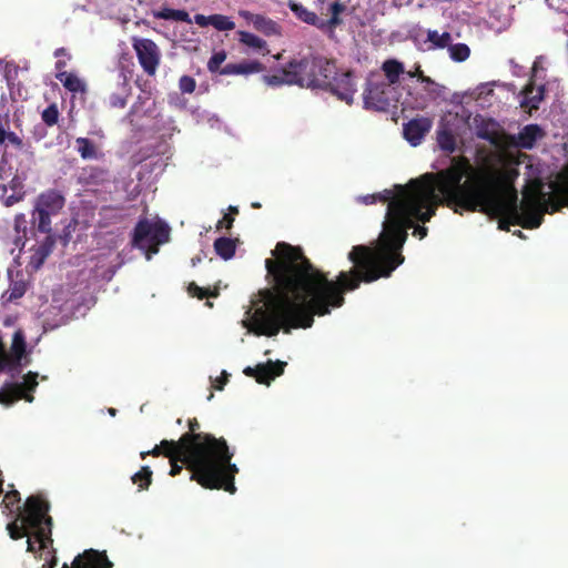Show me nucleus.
<instances>
[{
    "mask_svg": "<svg viewBox=\"0 0 568 568\" xmlns=\"http://www.w3.org/2000/svg\"><path fill=\"white\" fill-rule=\"evenodd\" d=\"M435 175H424L427 182L396 185L397 194L384 190L363 197L366 205L388 202L379 245L353 246L348 253L353 267L339 272L336 281L328 280L314 266L300 246L277 243L273 251L275 258L265 261L267 273L274 281V291H267L262 305L254 310L251 331L257 336L272 337L282 328L285 333L292 328H310L315 315L325 316L332 308L343 306L344 294L357 290L362 282L389 277L404 262L400 250L408 236L407 230L414 227V220L428 222L440 204Z\"/></svg>",
    "mask_w": 568,
    "mask_h": 568,
    "instance_id": "f257e3e1",
    "label": "nucleus"
},
{
    "mask_svg": "<svg viewBox=\"0 0 568 568\" xmlns=\"http://www.w3.org/2000/svg\"><path fill=\"white\" fill-rule=\"evenodd\" d=\"M495 162L485 159L474 168L466 156L452 159L448 168L436 172L440 204L455 213L480 212L489 216H504L513 224L520 203L515 187L517 168L504 163L501 155Z\"/></svg>",
    "mask_w": 568,
    "mask_h": 568,
    "instance_id": "f03ea898",
    "label": "nucleus"
},
{
    "mask_svg": "<svg viewBox=\"0 0 568 568\" xmlns=\"http://www.w3.org/2000/svg\"><path fill=\"white\" fill-rule=\"evenodd\" d=\"M187 426L189 432L180 438L181 444L193 456V464L197 463L205 468H215L216 464H223L229 469L230 477L239 473L237 466L231 462L234 453L223 437L216 438L212 434L200 432L201 425L195 417L187 420Z\"/></svg>",
    "mask_w": 568,
    "mask_h": 568,
    "instance_id": "7ed1b4c3",
    "label": "nucleus"
},
{
    "mask_svg": "<svg viewBox=\"0 0 568 568\" xmlns=\"http://www.w3.org/2000/svg\"><path fill=\"white\" fill-rule=\"evenodd\" d=\"M49 503L40 496H30L24 504V513L8 524L11 539L18 540L30 534L40 544L39 550L48 548L52 540V518L48 515Z\"/></svg>",
    "mask_w": 568,
    "mask_h": 568,
    "instance_id": "20e7f679",
    "label": "nucleus"
},
{
    "mask_svg": "<svg viewBox=\"0 0 568 568\" xmlns=\"http://www.w3.org/2000/svg\"><path fill=\"white\" fill-rule=\"evenodd\" d=\"M191 460L192 458L184 459L180 455L175 456L174 459H170V476L179 475L183 469V465H185L191 471L190 480H195L203 488L224 489L230 494L236 491L234 484L236 474H232V477H230V471L223 464H216L215 468H205L200 466V464L197 465V463L192 464Z\"/></svg>",
    "mask_w": 568,
    "mask_h": 568,
    "instance_id": "39448f33",
    "label": "nucleus"
},
{
    "mask_svg": "<svg viewBox=\"0 0 568 568\" xmlns=\"http://www.w3.org/2000/svg\"><path fill=\"white\" fill-rule=\"evenodd\" d=\"M291 69L294 71L296 85L302 88H326L328 78L336 73L333 60L312 53L291 60Z\"/></svg>",
    "mask_w": 568,
    "mask_h": 568,
    "instance_id": "423d86ee",
    "label": "nucleus"
},
{
    "mask_svg": "<svg viewBox=\"0 0 568 568\" xmlns=\"http://www.w3.org/2000/svg\"><path fill=\"white\" fill-rule=\"evenodd\" d=\"M170 232V226L162 220L140 219L133 230L131 244L144 251L145 257L150 260L159 252L160 245L169 242Z\"/></svg>",
    "mask_w": 568,
    "mask_h": 568,
    "instance_id": "0eeeda50",
    "label": "nucleus"
},
{
    "mask_svg": "<svg viewBox=\"0 0 568 568\" xmlns=\"http://www.w3.org/2000/svg\"><path fill=\"white\" fill-rule=\"evenodd\" d=\"M392 89L379 74H371L363 91L364 109L386 112L390 106Z\"/></svg>",
    "mask_w": 568,
    "mask_h": 568,
    "instance_id": "6e6552de",
    "label": "nucleus"
},
{
    "mask_svg": "<svg viewBox=\"0 0 568 568\" xmlns=\"http://www.w3.org/2000/svg\"><path fill=\"white\" fill-rule=\"evenodd\" d=\"M542 197L544 194L536 192L524 193L520 211L513 225H519L527 230L539 227L544 221V214L547 212Z\"/></svg>",
    "mask_w": 568,
    "mask_h": 568,
    "instance_id": "1a4fd4ad",
    "label": "nucleus"
},
{
    "mask_svg": "<svg viewBox=\"0 0 568 568\" xmlns=\"http://www.w3.org/2000/svg\"><path fill=\"white\" fill-rule=\"evenodd\" d=\"M132 47L143 71L148 75H154L161 61V51L158 44L151 39L134 37Z\"/></svg>",
    "mask_w": 568,
    "mask_h": 568,
    "instance_id": "9d476101",
    "label": "nucleus"
},
{
    "mask_svg": "<svg viewBox=\"0 0 568 568\" xmlns=\"http://www.w3.org/2000/svg\"><path fill=\"white\" fill-rule=\"evenodd\" d=\"M325 89L329 90L341 101L351 105L357 91L355 75L352 71L341 73L336 71L335 74H332V78H328V83Z\"/></svg>",
    "mask_w": 568,
    "mask_h": 568,
    "instance_id": "9b49d317",
    "label": "nucleus"
},
{
    "mask_svg": "<svg viewBox=\"0 0 568 568\" xmlns=\"http://www.w3.org/2000/svg\"><path fill=\"white\" fill-rule=\"evenodd\" d=\"M111 182L109 170L88 165L80 170L77 175V183L80 184L87 192H97L100 187H104Z\"/></svg>",
    "mask_w": 568,
    "mask_h": 568,
    "instance_id": "f8f14e48",
    "label": "nucleus"
},
{
    "mask_svg": "<svg viewBox=\"0 0 568 568\" xmlns=\"http://www.w3.org/2000/svg\"><path fill=\"white\" fill-rule=\"evenodd\" d=\"M26 354V338L21 331H17L12 337L11 355L4 348L3 343L0 341V372L4 369H16L21 365L22 358Z\"/></svg>",
    "mask_w": 568,
    "mask_h": 568,
    "instance_id": "ddd939ff",
    "label": "nucleus"
},
{
    "mask_svg": "<svg viewBox=\"0 0 568 568\" xmlns=\"http://www.w3.org/2000/svg\"><path fill=\"white\" fill-rule=\"evenodd\" d=\"M285 362L281 361H267L265 364H257L254 367L247 366L243 369V373L247 377H253L258 384L270 385L272 381L281 376L284 373Z\"/></svg>",
    "mask_w": 568,
    "mask_h": 568,
    "instance_id": "4468645a",
    "label": "nucleus"
},
{
    "mask_svg": "<svg viewBox=\"0 0 568 568\" xmlns=\"http://www.w3.org/2000/svg\"><path fill=\"white\" fill-rule=\"evenodd\" d=\"M112 566L105 551L91 548L75 556L70 567L63 564L61 568H112Z\"/></svg>",
    "mask_w": 568,
    "mask_h": 568,
    "instance_id": "2eb2a0df",
    "label": "nucleus"
},
{
    "mask_svg": "<svg viewBox=\"0 0 568 568\" xmlns=\"http://www.w3.org/2000/svg\"><path fill=\"white\" fill-rule=\"evenodd\" d=\"M239 14L253 28L264 34L265 37H281L282 36V27L273 19L260 14L253 13L247 10H241Z\"/></svg>",
    "mask_w": 568,
    "mask_h": 568,
    "instance_id": "dca6fc26",
    "label": "nucleus"
},
{
    "mask_svg": "<svg viewBox=\"0 0 568 568\" xmlns=\"http://www.w3.org/2000/svg\"><path fill=\"white\" fill-rule=\"evenodd\" d=\"M432 126L433 120L430 118H414L404 124V138L410 143V145L417 146L422 143L425 135L430 131Z\"/></svg>",
    "mask_w": 568,
    "mask_h": 568,
    "instance_id": "f3484780",
    "label": "nucleus"
},
{
    "mask_svg": "<svg viewBox=\"0 0 568 568\" xmlns=\"http://www.w3.org/2000/svg\"><path fill=\"white\" fill-rule=\"evenodd\" d=\"M65 205V196L58 189H48L41 192L36 200V209H41L54 215L59 214Z\"/></svg>",
    "mask_w": 568,
    "mask_h": 568,
    "instance_id": "a211bd4d",
    "label": "nucleus"
},
{
    "mask_svg": "<svg viewBox=\"0 0 568 568\" xmlns=\"http://www.w3.org/2000/svg\"><path fill=\"white\" fill-rule=\"evenodd\" d=\"M265 70V65L257 60L243 61L240 63H227L221 70V75H248Z\"/></svg>",
    "mask_w": 568,
    "mask_h": 568,
    "instance_id": "6ab92c4d",
    "label": "nucleus"
},
{
    "mask_svg": "<svg viewBox=\"0 0 568 568\" xmlns=\"http://www.w3.org/2000/svg\"><path fill=\"white\" fill-rule=\"evenodd\" d=\"M55 244L53 235H45L44 240L36 247H32V255L30 257V265L34 270H39L48 256L51 254Z\"/></svg>",
    "mask_w": 568,
    "mask_h": 568,
    "instance_id": "aec40b11",
    "label": "nucleus"
},
{
    "mask_svg": "<svg viewBox=\"0 0 568 568\" xmlns=\"http://www.w3.org/2000/svg\"><path fill=\"white\" fill-rule=\"evenodd\" d=\"M476 135L496 146L501 143L498 123L493 119H481L476 126Z\"/></svg>",
    "mask_w": 568,
    "mask_h": 568,
    "instance_id": "412c9836",
    "label": "nucleus"
},
{
    "mask_svg": "<svg viewBox=\"0 0 568 568\" xmlns=\"http://www.w3.org/2000/svg\"><path fill=\"white\" fill-rule=\"evenodd\" d=\"M118 91L110 95L109 103L112 108L123 109L131 94V87L128 78L121 72L118 74Z\"/></svg>",
    "mask_w": 568,
    "mask_h": 568,
    "instance_id": "4be33fe9",
    "label": "nucleus"
},
{
    "mask_svg": "<svg viewBox=\"0 0 568 568\" xmlns=\"http://www.w3.org/2000/svg\"><path fill=\"white\" fill-rule=\"evenodd\" d=\"M160 447L163 449L162 455L169 459H174L175 456L180 455L184 459L192 458L191 463L193 464V456L186 446L181 444V438L179 440H169L163 439L160 442Z\"/></svg>",
    "mask_w": 568,
    "mask_h": 568,
    "instance_id": "5701e85b",
    "label": "nucleus"
},
{
    "mask_svg": "<svg viewBox=\"0 0 568 568\" xmlns=\"http://www.w3.org/2000/svg\"><path fill=\"white\" fill-rule=\"evenodd\" d=\"M436 141L440 150L447 153L456 151V136L446 123H440L436 132Z\"/></svg>",
    "mask_w": 568,
    "mask_h": 568,
    "instance_id": "b1692460",
    "label": "nucleus"
},
{
    "mask_svg": "<svg viewBox=\"0 0 568 568\" xmlns=\"http://www.w3.org/2000/svg\"><path fill=\"white\" fill-rule=\"evenodd\" d=\"M263 80L271 87H280L283 84L296 85V78L294 71L291 69V61L284 67L280 73L272 75H264Z\"/></svg>",
    "mask_w": 568,
    "mask_h": 568,
    "instance_id": "393cba45",
    "label": "nucleus"
},
{
    "mask_svg": "<svg viewBox=\"0 0 568 568\" xmlns=\"http://www.w3.org/2000/svg\"><path fill=\"white\" fill-rule=\"evenodd\" d=\"M10 119L8 114H0V145H3L7 141L17 149L23 148L22 139L12 131H9Z\"/></svg>",
    "mask_w": 568,
    "mask_h": 568,
    "instance_id": "a878e982",
    "label": "nucleus"
},
{
    "mask_svg": "<svg viewBox=\"0 0 568 568\" xmlns=\"http://www.w3.org/2000/svg\"><path fill=\"white\" fill-rule=\"evenodd\" d=\"M382 70L387 79V84H396L399 81V77L404 73V65L402 62L395 59H388L383 62Z\"/></svg>",
    "mask_w": 568,
    "mask_h": 568,
    "instance_id": "bb28decb",
    "label": "nucleus"
},
{
    "mask_svg": "<svg viewBox=\"0 0 568 568\" xmlns=\"http://www.w3.org/2000/svg\"><path fill=\"white\" fill-rule=\"evenodd\" d=\"M55 78L62 82L63 87L72 92L79 93L85 91V83L74 73H70L67 71L58 72Z\"/></svg>",
    "mask_w": 568,
    "mask_h": 568,
    "instance_id": "cd10ccee",
    "label": "nucleus"
},
{
    "mask_svg": "<svg viewBox=\"0 0 568 568\" xmlns=\"http://www.w3.org/2000/svg\"><path fill=\"white\" fill-rule=\"evenodd\" d=\"M288 8L291 11L303 22L318 28L320 18L313 11H310L303 4L295 1H288Z\"/></svg>",
    "mask_w": 568,
    "mask_h": 568,
    "instance_id": "c85d7f7f",
    "label": "nucleus"
},
{
    "mask_svg": "<svg viewBox=\"0 0 568 568\" xmlns=\"http://www.w3.org/2000/svg\"><path fill=\"white\" fill-rule=\"evenodd\" d=\"M214 251L215 253L227 261L232 258L236 251V241L230 237H219L214 241Z\"/></svg>",
    "mask_w": 568,
    "mask_h": 568,
    "instance_id": "c756f323",
    "label": "nucleus"
},
{
    "mask_svg": "<svg viewBox=\"0 0 568 568\" xmlns=\"http://www.w3.org/2000/svg\"><path fill=\"white\" fill-rule=\"evenodd\" d=\"M540 128L537 124L526 125L518 135L519 145L524 149H531L540 135Z\"/></svg>",
    "mask_w": 568,
    "mask_h": 568,
    "instance_id": "7c9ffc66",
    "label": "nucleus"
},
{
    "mask_svg": "<svg viewBox=\"0 0 568 568\" xmlns=\"http://www.w3.org/2000/svg\"><path fill=\"white\" fill-rule=\"evenodd\" d=\"M38 373L29 372L24 375L22 383H10L9 385L20 386L21 398H24L27 402L31 403L33 400V396L27 394V392H34L38 386Z\"/></svg>",
    "mask_w": 568,
    "mask_h": 568,
    "instance_id": "2f4dec72",
    "label": "nucleus"
},
{
    "mask_svg": "<svg viewBox=\"0 0 568 568\" xmlns=\"http://www.w3.org/2000/svg\"><path fill=\"white\" fill-rule=\"evenodd\" d=\"M554 197L551 199V212L559 211L561 207H568V185L552 183Z\"/></svg>",
    "mask_w": 568,
    "mask_h": 568,
    "instance_id": "473e14b6",
    "label": "nucleus"
},
{
    "mask_svg": "<svg viewBox=\"0 0 568 568\" xmlns=\"http://www.w3.org/2000/svg\"><path fill=\"white\" fill-rule=\"evenodd\" d=\"M237 36H239V41L242 44H244L248 48H252L254 50L268 52L266 41L263 40L262 38L255 36L254 33L241 30V31H237Z\"/></svg>",
    "mask_w": 568,
    "mask_h": 568,
    "instance_id": "72a5a7b5",
    "label": "nucleus"
},
{
    "mask_svg": "<svg viewBox=\"0 0 568 568\" xmlns=\"http://www.w3.org/2000/svg\"><path fill=\"white\" fill-rule=\"evenodd\" d=\"M75 143L78 145V152L80 153L82 159H98L99 152L93 141H91L88 138H78L75 140Z\"/></svg>",
    "mask_w": 568,
    "mask_h": 568,
    "instance_id": "f704fd0d",
    "label": "nucleus"
},
{
    "mask_svg": "<svg viewBox=\"0 0 568 568\" xmlns=\"http://www.w3.org/2000/svg\"><path fill=\"white\" fill-rule=\"evenodd\" d=\"M14 231L17 236L14 239V245L23 247L27 241V219L26 215L20 213L14 216Z\"/></svg>",
    "mask_w": 568,
    "mask_h": 568,
    "instance_id": "c9c22d12",
    "label": "nucleus"
},
{
    "mask_svg": "<svg viewBox=\"0 0 568 568\" xmlns=\"http://www.w3.org/2000/svg\"><path fill=\"white\" fill-rule=\"evenodd\" d=\"M152 475L153 473L149 466H142L141 469L131 477V480L139 487V490H145L152 484Z\"/></svg>",
    "mask_w": 568,
    "mask_h": 568,
    "instance_id": "e433bc0d",
    "label": "nucleus"
},
{
    "mask_svg": "<svg viewBox=\"0 0 568 568\" xmlns=\"http://www.w3.org/2000/svg\"><path fill=\"white\" fill-rule=\"evenodd\" d=\"M452 36L449 32L439 33L437 30L427 31V41L436 49H444L450 45Z\"/></svg>",
    "mask_w": 568,
    "mask_h": 568,
    "instance_id": "4c0bfd02",
    "label": "nucleus"
},
{
    "mask_svg": "<svg viewBox=\"0 0 568 568\" xmlns=\"http://www.w3.org/2000/svg\"><path fill=\"white\" fill-rule=\"evenodd\" d=\"M156 17L164 20H174L185 23H192V19L185 10L165 8L158 12Z\"/></svg>",
    "mask_w": 568,
    "mask_h": 568,
    "instance_id": "58836bf2",
    "label": "nucleus"
},
{
    "mask_svg": "<svg viewBox=\"0 0 568 568\" xmlns=\"http://www.w3.org/2000/svg\"><path fill=\"white\" fill-rule=\"evenodd\" d=\"M21 399L20 386L4 385L0 390V403L11 405Z\"/></svg>",
    "mask_w": 568,
    "mask_h": 568,
    "instance_id": "ea45409f",
    "label": "nucleus"
},
{
    "mask_svg": "<svg viewBox=\"0 0 568 568\" xmlns=\"http://www.w3.org/2000/svg\"><path fill=\"white\" fill-rule=\"evenodd\" d=\"M34 213L37 216V230L41 233H44L45 235H52L51 234V216L52 213H49L47 211H43L41 209L34 207Z\"/></svg>",
    "mask_w": 568,
    "mask_h": 568,
    "instance_id": "a19ab883",
    "label": "nucleus"
},
{
    "mask_svg": "<svg viewBox=\"0 0 568 568\" xmlns=\"http://www.w3.org/2000/svg\"><path fill=\"white\" fill-rule=\"evenodd\" d=\"M449 57L455 62H464L470 55V49L466 43H455L448 47Z\"/></svg>",
    "mask_w": 568,
    "mask_h": 568,
    "instance_id": "79ce46f5",
    "label": "nucleus"
},
{
    "mask_svg": "<svg viewBox=\"0 0 568 568\" xmlns=\"http://www.w3.org/2000/svg\"><path fill=\"white\" fill-rule=\"evenodd\" d=\"M210 26L219 31H231L235 28V23L230 17L219 13L211 14Z\"/></svg>",
    "mask_w": 568,
    "mask_h": 568,
    "instance_id": "37998d69",
    "label": "nucleus"
},
{
    "mask_svg": "<svg viewBox=\"0 0 568 568\" xmlns=\"http://www.w3.org/2000/svg\"><path fill=\"white\" fill-rule=\"evenodd\" d=\"M59 109L55 103H51L48 108H45L41 113V119L43 123L48 126H53L58 123L59 120Z\"/></svg>",
    "mask_w": 568,
    "mask_h": 568,
    "instance_id": "c03bdc74",
    "label": "nucleus"
},
{
    "mask_svg": "<svg viewBox=\"0 0 568 568\" xmlns=\"http://www.w3.org/2000/svg\"><path fill=\"white\" fill-rule=\"evenodd\" d=\"M532 92H534V85L532 84H529V85H527L525 88V90H524V93H525L524 105L529 106L531 109H537L539 102L542 100V89H540L537 94L530 97V94H532Z\"/></svg>",
    "mask_w": 568,
    "mask_h": 568,
    "instance_id": "a18cd8bd",
    "label": "nucleus"
},
{
    "mask_svg": "<svg viewBox=\"0 0 568 568\" xmlns=\"http://www.w3.org/2000/svg\"><path fill=\"white\" fill-rule=\"evenodd\" d=\"M226 52L224 50L214 52L213 55L207 61V70L211 73H220L222 69V63L226 60Z\"/></svg>",
    "mask_w": 568,
    "mask_h": 568,
    "instance_id": "49530a36",
    "label": "nucleus"
},
{
    "mask_svg": "<svg viewBox=\"0 0 568 568\" xmlns=\"http://www.w3.org/2000/svg\"><path fill=\"white\" fill-rule=\"evenodd\" d=\"M179 88L182 93H193L196 88L195 80L190 75H182L179 80Z\"/></svg>",
    "mask_w": 568,
    "mask_h": 568,
    "instance_id": "de8ad7c7",
    "label": "nucleus"
},
{
    "mask_svg": "<svg viewBox=\"0 0 568 568\" xmlns=\"http://www.w3.org/2000/svg\"><path fill=\"white\" fill-rule=\"evenodd\" d=\"M187 291L192 296H196L199 300L217 295L216 293H211L207 288L197 286L194 282L190 283Z\"/></svg>",
    "mask_w": 568,
    "mask_h": 568,
    "instance_id": "09e8293b",
    "label": "nucleus"
},
{
    "mask_svg": "<svg viewBox=\"0 0 568 568\" xmlns=\"http://www.w3.org/2000/svg\"><path fill=\"white\" fill-rule=\"evenodd\" d=\"M341 23H342V19L339 18V16L331 14V18L328 20H321L320 19L318 29H321V30H325V29L333 30L334 28H336Z\"/></svg>",
    "mask_w": 568,
    "mask_h": 568,
    "instance_id": "8fccbe9b",
    "label": "nucleus"
},
{
    "mask_svg": "<svg viewBox=\"0 0 568 568\" xmlns=\"http://www.w3.org/2000/svg\"><path fill=\"white\" fill-rule=\"evenodd\" d=\"M2 503L6 504L8 508H11L13 505L20 503V493L18 490L8 491Z\"/></svg>",
    "mask_w": 568,
    "mask_h": 568,
    "instance_id": "3c124183",
    "label": "nucleus"
},
{
    "mask_svg": "<svg viewBox=\"0 0 568 568\" xmlns=\"http://www.w3.org/2000/svg\"><path fill=\"white\" fill-rule=\"evenodd\" d=\"M229 376L230 375L225 371H223L221 376L215 379L214 385H213L214 388L217 390H222L224 388L225 384L229 382Z\"/></svg>",
    "mask_w": 568,
    "mask_h": 568,
    "instance_id": "603ef678",
    "label": "nucleus"
},
{
    "mask_svg": "<svg viewBox=\"0 0 568 568\" xmlns=\"http://www.w3.org/2000/svg\"><path fill=\"white\" fill-rule=\"evenodd\" d=\"M195 22L197 26L202 27V28H205L207 26H210V21H211V16H204V14H195L192 22Z\"/></svg>",
    "mask_w": 568,
    "mask_h": 568,
    "instance_id": "864d4df0",
    "label": "nucleus"
},
{
    "mask_svg": "<svg viewBox=\"0 0 568 568\" xmlns=\"http://www.w3.org/2000/svg\"><path fill=\"white\" fill-rule=\"evenodd\" d=\"M408 75L410 78H415L417 77L418 80H420L422 82H426V83H433V81L430 80L429 77H426L424 75V72L420 70L419 67L416 68V70L414 72H408Z\"/></svg>",
    "mask_w": 568,
    "mask_h": 568,
    "instance_id": "5fc2aeb1",
    "label": "nucleus"
},
{
    "mask_svg": "<svg viewBox=\"0 0 568 568\" xmlns=\"http://www.w3.org/2000/svg\"><path fill=\"white\" fill-rule=\"evenodd\" d=\"M24 294V287L21 285H14V287L10 292L9 301H13L22 297Z\"/></svg>",
    "mask_w": 568,
    "mask_h": 568,
    "instance_id": "6e6d98bb",
    "label": "nucleus"
},
{
    "mask_svg": "<svg viewBox=\"0 0 568 568\" xmlns=\"http://www.w3.org/2000/svg\"><path fill=\"white\" fill-rule=\"evenodd\" d=\"M163 449H161L160 444L155 445L151 450L148 452H141L140 456L142 459H145L146 456L151 455L153 457H158L162 455Z\"/></svg>",
    "mask_w": 568,
    "mask_h": 568,
    "instance_id": "4d7b16f0",
    "label": "nucleus"
},
{
    "mask_svg": "<svg viewBox=\"0 0 568 568\" xmlns=\"http://www.w3.org/2000/svg\"><path fill=\"white\" fill-rule=\"evenodd\" d=\"M345 9H346L345 4H343L338 1H336L329 6V12L333 16H339L341 13H343L345 11Z\"/></svg>",
    "mask_w": 568,
    "mask_h": 568,
    "instance_id": "13d9d810",
    "label": "nucleus"
},
{
    "mask_svg": "<svg viewBox=\"0 0 568 568\" xmlns=\"http://www.w3.org/2000/svg\"><path fill=\"white\" fill-rule=\"evenodd\" d=\"M234 217L231 216V214H225L222 220L219 221L216 227L220 229L222 226H225L227 230H230L233 225Z\"/></svg>",
    "mask_w": 568,
    "mask_h": 568,
    "instance_id": "bf43d9fd",
    "label": "nucleus"
},
{
    "mask_svg": "<svg viewBox=\"0 0 568 568\" xmlns=\"http://www.w3.org/2000/svg\"><path fill=\"white\" fill-rule=\"evenodd\" d=\"M21 200V196H18V195H9L4 199V205L6 206H12L14 205L16 203H18L19 201Z\"/></svg>",
    "mask_w": 568,
    "mask_h": 568,
    "instance_id": "052dcab7",
    "label": "nucleus"
},
{
    "mask_svg": "<svg viewBox=\"0 0 568 568\" xmlns=\"http://www.w3.org/2000/svg\"><path fill=\"white\" fill-rule=\"evenodd\" d=\"M427 232L428 230L426 226H416L413 234L419 236L422 240L427 235Z\"/></svg>",
    "mask_w": 568,
    "mask_h": 568,
    "instance_id": "680f3d73",
    "label": "nucleus"
},
{
    "mask_svg": "<svg viewBox=\"0 0 568 568\" xmlns=\"http://www.w3.org/2000/svg\"><path fill=\"white\" fill-rule=\"evenodd\" d=\"M499 229L509 231V225H513L507 217L499 216Z\"/></svg>",
    "mask_w": 568,
    "mask_h": 568,
    "instance_id": "e2e57ef3",
    "label": "nucleus"
},
{
    "mask_svg": "<svg viewBox=\"0 0 568 568\" xmlns=\"http://www.w3.org/2000/svg\"><path fill=\"white\" fill-rule=\"evenodd\" d=\"M557 183L560 185H568V170L559 175V181Z\"/></svg>",
    "mask_w": 568,
    "mask_h": 568,
    "instance_id": "0e129e2a",
    "label": "nucleus"
},
{
    "mask_svg": "<svg viewBox=\"0 0 568 568\" xmlns=\"http://www.w3.org/2000/svg\"><path fill=\"white\" fill-rule=\"evenodd\" d=\"M27 551H29V552H36L37 551L36 547H34V544H33V541L30 538H28V540H27Z\"/></svg>",
    "mask_w": 568,
    "mask_h": 568,
    "instance_id": "69168bd1",
    "label": "nucleus"
},
{
    "mask_svg": "<svg viewBox=\"0 0 568 568\" xmlns=\"http://www.w3.org/2000/svg\"><path fill=\"white\" fill-rule=\"evenodd\" d=\"M65 68V62L62 61V60H58L55 62V69L59 71V72H62L63 69Z\"/></svg>",
    "mask_w": 568,
    "mask_h": 568,
    "instance_id": "338daca9",
    "label": "nucleus"
},
{
    "mask_svg": "<svg viewBox=\"0 0 568 568\" xmlns=\"http://www.w3.org/2000/svg\"><path fill=\"white\" fill-rule=\"evenodd\" d=\"M55 565H57V559L53 557V558L51 559V561H49L48 564H44V565L42 566V568H54V566H55Z\"/></svg>",
    "mask_w": 568,
    "mask_h": 568,
    "instance_id": "774afa93",
    "label": "nucleus"
}]
</instances>
